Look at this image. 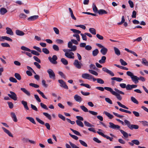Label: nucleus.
Instances as JSON below:
<instances>
[{"mask_svg": "<svg viewBox=\"0 0 148 148\" xmlns=\"http://www.w3.org/2000/svg\"><path fill=\"white\" fill-rule=\"evenodd\" d=\"M109 127L110 128L114 129V130H119L121 132V134L123 135L126 138H127L128 137V134L124 131L122 130H120V128H121V127L120 126L118 125H115L113 123L111 122H109Z\"/></svg>", "mask_w": 148, "mask_h": 148, "instance_id": "1", "label": "nucleus"}, {"mask_svg": "<svg viewBox=\"0 0 148 148\" xmlns=\"http://www.w3.org/2000/svg\"><path fill=\"white\" fill-rule=\"evenodd\" d=\"M126 74L128 76L131 77L132 81L134 82L135 84H136L138 82V77L134 75L133 73L130 71H128L127 72Z\"/></svg>", "mask_w": 148, "mask_h": 148, "instance_id": "2", "label": "nucleus"}, {"mask_svg": "<svg viewBox=\"0 0 148 148\" xmlns=\"http://www.w3.org/2000/svg\"><path fill=\"white\" fill-rule=\"evenodd\" d=\"M73 43L75 45H77L78 44V42L77 40L74 39H71V41H69L68 43V47L69 48H71L72 47L74 46L76 47L75 51L77 49V46L75 45L73 46Z\"/></svg>", "mask_w": 148, "mask_h": 148, "instance_id": "3", "label": "nucleus"}, {"mask_svg": "<svg viewBox=\"0 0 148 148\" xmlns=\"http://www.w3.org/2000/svg\"><path fill=\"white\" fill-rule=\"evenodd\" d=\"M73 64L76 68L78 69H81L83 66L82 64L80 62H79L77 60H74Z\"/></svg>", "mask_w": 148, "mask_h": 148, "instance_id": "4", "label": "nucleus"}, {"mask_svg": "<svg viewBox=\"0 0 148 148\" xmlns=\"http://www.w3.org/2000/svg\"><path fill=\"white\" fill-rule=\"evenodd\" d=\"M57 59V57L56 55H53L52 58H51V57H49L48 58V59L50 61L54 64H56L57 63V62L56 60Z\"/></svg>", "mask_w": 148, "mask_h": 148, "instance_id": "5", "label": "nucleus"}, {"mask_svg": "<svg viewBox=\"0 0 148 148\" xmlns=\"http://www.w3.org/2000/svg\"><path fill=\"white\" fill-rule=\"evenodd\" d=\"M110 92L112 94L115 96L116 97L117 99L119 100L120 101L122 100V97L117 92L114 91L112 88V89H110Z\"/></svg>", "mask_w": 148, "mask_h": 148, "instance_id": "6", "label": "nucleus"}, {"mask_svg": "<svg viewBox=\"0 0 148 148\" xmlns=\"http://www.w3.org/2000/svg\"><path fill=\"white\" fill-rule=\"evenodd\" d=\"M10 94H9L8 95V96L14 100H17V97L15 93L11 91H10Z\"/></svg>", "mask_w": 148, "mask_h": 148, "instance_id": "7", "label": "nucleus"}, {"mask_svg": "<svg viewBox=\"0 0 148 148\" xmlns=\"http://www.w3.org/2000/svg\"><path fill=\"white\" fill-rule=\"evenodd\" d=\"M47 72L48 73L49 77L51 79H55V75L53 71L51 69H49L47 71Z\"/></svg>", "mask_w": 148, "mask_h": 148, "instance_id": "8", "label": "nucleus"}, {"mask_svg": "<svg viewBox=\"0 0 148 148\" xmlns=\"http://www.w3.org/2000/svg\"><path fill=\"white\" fill-rule=\"evenodd\" d=\"M59 83L60 84V86L64 88L68 89V87L66 84V82L62 79H59L58 80Z\"/></svg>", "mask_w": 148, "mask_h": 148, "instance_id": "9", "label": "nucleus"}, {"mask_svg": "<svg viewBox=\"0 0 148 148\" xmlns=\"http://www.w3.org/2000/svg\"><path fill=\"white\" fill-rule=\"evenodd\" d=\"M64 55L66 57L69 59H73L75 58L74 53L70 51L65 53Z\"/></svg>", "mask_w": 148, "mask_h": 148, "instance_id": "10", "label": "nucleus"}, {"mask_svg": "<svg viewBox=\"0 0 148 148\" xmlns=\"http://www.w3.org/2000/svg\"><path fill=\"white\" fill-rule=\"evenodd\" d=\"M97 132L99 135L103 137L104 138H106L107 139L109 140H110L111 141H112V140L113 139V138L112 137H110L104 134L102 132L97 131Z\"/></svg>", "mask_w": 148, "mask_h": 148, "instance_id": "11", "label": "nucleus"}, {"mask_svg": "<svg viewBox=\"0 0 148 148\" xmlns=\"http://www.w3.org/2000/svg\"><path fill=\"white\" fill-rule=\"evenodd\" d=\"M96 88L97 90H100L101 91H104V90H107L108 91H109L110 92V89H112V88L109 87H105L104 88L102 87H96Z\"/></svg>", "mask_w": 148, "mask_h": 148, "instance_id": "12", "label": "nucleus"}, {"mask_svg": "<svg viewBox=\"0 0 148 148\" xmlns=\"http://www.w3.org/2000/svg\"><path fill=\"white\" fill-rule=\"evenodd\" d=\"M128 144L131 146H133L134 144L138 145L140 144L139 141L137 140H133L131 141V142H129Z\"/></svg>", "mask_w": 148, "mask_h": 148, "instance_id": "13", "label": "nucleus"}, {"mask_svg": "<svg viewBox=\"0 0 148 148\" xmlns=\"http://www.w3.org/2000/svg\"><path fill=\"white\" fill-rule=\"evenodd\" d=\"M102 70L109 74H110L111 76H114V74L113 72L109 70L106 67H103L102 69Z\"/></svg>", "mask_w": 148, "mask_h": 148, "instance_id": "14", "label": "nucleus"}, {"mask_svg": "<svg viewBox=\"0 0 148 148\" xmlns=\"http://www.w3.org/2000/svg\"><path fill=\"white\" fill-rule=\"evenodd\" d=\"M74 99L77 102H80L82 101V98L78 95H74Z\"/></svg>", "mask_w": 148, "mask_h": 148, "instance_id": "15", "label": "nucleus"}, {"mask_svg": "<svg viewBox=\"0 0 148 148\" xmlns=\"http://www.w3.org/2000/svg\"><path fill=\"white\" fill-rule=\"evenodd\" d=\"M91 77V75L89 74L85 73L82 75V77L84 79L90 80V78Z\"/></svg>", "mask_w": 148, "mask_h": 148, "instance_id": "16", "label": "nucleus"}, {"mask_svg": "<svg viewBox=\"0 0 148 148\" xmlns=\"http://www.w3.org/2000/svg\"><path fill=\"white\" fill-rule=\"evenodd\" d=\"M76 48V47L74 46L71 48H70V49H63V50L65 53H66L70 51H75Z\"/></svg>", "mask_w": 148, "mask_h": 148, "instance_id": "17", "label": "nucleus"}, {"mask_svg": "<svg viewBox=\"0 0 148 148\" xmlns=\"http://www.w3.org/2000/svg\"><path fill=\"white\" fill-rule=\"evenodd\" d=\"M6 33L7 34L11 35H13V32L11 28L7 27L6 28Z\"/></svg>", "mask_w": 148, "mask_h": 148, "instance_id": "18", "label": "nucleus"}, {"mask_svg": "<svg viewBox=\"0 0 148 148\" xmlns=\"http://www.w3.org/2000/svg\"><path fill=\"white\" fill-rule=\"evenodd\" d=\"M2 128L3 129L4 132L10 136L12 137H13V136L8 130L6 129L4 127H2Z\"/></svg>", "mask_w": 148, "mask_h": 148, "instance_id": "19", "label": "nucleus"}, {"mask_svg": "<svg viewBox=\"0 0 148 148\" xmlns=\"http://www.w3.org/2000/svg\"><path fill=\"white\" fill-rule=\"evenodd\" d=\"M108 51V49L105 47L102 48L101 50V53L103 55H105Z\"/></svg>", "mask_w": 148, "mask_h": 148, "instance_id": "20", "label": "nucleus"}, {"mask_svg": "<svg viewBox=\"0 0 148 148\" xmlns=\"http://www.w3.org/2000/svg\"><path fill=\"white\" fill-rule=\"evenodd\" d=\"M11 117L13 119V120L15 122H17V119L15 113L13 112H11Z\"/></svg>", "mask_w": 148, "mask_h": 148, "instance_id": "21", "label": "nucleus"}, {"mask_svg": "<svg viewBox=\"0 0 148 148\" xmlns=\"http://www.w3.org/2000/svg\"><path fill=\"white\" fill-rule=\"evenodd\" d=\"M98 13L100 15H102L103 14H107V12L105 10L103 9H100L98 10Z\"/></svg>", "mask_w": 148, "mask_h": 148, "instance_id": "22", "label": "nucleus"}, {"mask_svg": "<svg viewBox=\"0 0 148 148\" xmlns=\"http://www.w3.org/2000/svg\"><path fill=\"white\" fill-rule=\"evenodd\" d=\"M60 61L62 62V63L65 65H66L68 64V62L67 60L66 59H65L64 58H62L61 59Z\"/></svg>", "mask_w": 148, "mask_h": 148, "instance_id": "23", "label": "nucleus"}, {"mask_svg": "<svg viewBox=\"0 0 148 148\" xmlns=\"http://www.w3.org/2000/svg\"><path fill=\"white\" fill-rule=\"evenodd\" d=\"M7 12V10L6 9L4 8H1L0 9V13L1 15H4Z\"/></svg>", "mask_w": 148, "mask_h": 148, "instance_id": "24", "label": "nucleus"}, {"mask_svg": "<svg viewBox=\"0 0 148 148\" xmlns=\"http://www.w3.org/2000/svg\"><path fill=\"white\" fill-rule=\"evenodd\" d=\"M16 35L20 36H23L25 34L23 32L18 30H17L16 31Z\"/></svg>", "mask_w": 148, "mask_h": 148, "instance_id": "25", "label": "nucleus"}, {"mask_svg": "<svg viewBox=\"0 0 148 148\" xmlns=\"http://www.w3.org/2000/svg\"><path fill=\"white\" fill-rule=\"evenodd\" d=\"M69 12L71 14V18L75 20H76V18L74 16L73 14V12L72 9H71V8H69Z\"/></svg>", "mask_w": 148, "mask_h": 148, "instance_id": "26", "label": "nucleus"}, {"mask_svg": "<svg viewBox=\"0 0 148 148\" xmlns=\"http://www.w3.org/2000/svg\"><path fill=\"white\" fill-rule=\"evenodd\" d=\"M21 103L23 105L25 108L27 110H29V108L27 106V102L24 101H21Z\"/></svg>", "mask_w": 148, "mask_h": 148, "instance_id": "27", "label": "nucleus"}, {"mask_svg": "<svg viewBox=\"0 0 148 148\" xmlns=\"http://www.w3.org/2000/svg\"><path fill=\"white\" fill-rule=\"evenodd\" d=\"M99 51L97 49H96L94 50L92 52V54L93 56H97L99 53Z\"/></svg>", "mask_w": 148, "mask_h": 148, "instance_id": "28", "label": "nucleus"}, {"mask_svg": "<svg viewBox=\"0 0 148 148\" xmlns=\"http://www.w3.org/2000/svg\"><path fill=\"white\" fill-rule=\"evenodd\" d=\"M114 49L115 53L117 56L120 55L121 52L116 47H114Z\"/></svg>", "mask_w": 148, "mask_h": 148, "instance_id": "29", "label": "nucleus"}, {"mask_svg": "<svg viewBox=\"0 0 148 148\" xmlns=\"http://www.w3.org/2000/svg\"><path fill=\"white\" fill-rule=\"evenodd\" d=\"M92 9L93 12L95 13H98V10L96 5L93 3L92 5Z\"/></svg>", "mask_w": 148, "mask_h": 148, "instance_id": "30", "label": "nucleus"}, {"mask_svg": "<svg viewBox=\"0 0 148 148\" xmlns=\"http://www.w3.org/2000/svg\"><path fill=\"white\" fill-rule=\"evenodd\" d=\"M103 113L105 114L110 119H111L113 118L114 116L113 115L110 114V113L106 111H104Z\"/></svg>", "mask_w": 148, "mask_h": 148, "instance_id": "31", "label": "nucleus"}, {"mask_svg": "<svg viewBox=\"0 0 148 148\" xmlns=\"http://www.w3.org/2000/svg\"><path fill=\"white\" fill-rule=\"evenodd\" d=\"M131 101L134 103L138 104L139 103L138 102L137 100L135 97H131Z\"/></svg>", "mask_w": 148, "mask_h": 148, "instance_id": "32", "label": "nucleus"}, {"mask_svg": "<svg viewBox=\"0 0 148 148\" xmlns=\"http://www.w3.org/2000/svg\"><path fill=\"white\" fill-rule=\"evenodd\" d=\"M139 128V126L138 125H131L130 126V129L132 130L133 129H138Z\"/></svg>", "mask_w": 148, "mask_h": 148, "instance_id": "33", "label": "nucleus"}, {"mask_svg": "<svg viewBox=\"0 0 148 148\" xmlns=\"http://www.w3.org/2000/svg\"><path fill=\"white\" fill-rule=\"evenodd\" d=\"M76 122L77 125L79 126L82 127H84V124L81 121L77 120L76 121Z\"/></svg>", "mask_w": 148, "mask_h": 148, "instance_id": "34", "label": "nucleus"}, {"mask_svg": "<svg viewBox=\"0 0 148 148\" xmlns=\"http://www.w3.org/2000/svg\"><path fill=\"white\" fill-rule=\"evenodd\" d=\"M106 57L105 56H103L101 59L99 60V62L100 64L103 63L105 62Z\"/></svg>", "mask_w": 148, "mask_h": 148, "instance_id": "35", "label": "nucleus"}, {"mask_svg": "<svg viewBox=\"0 0 148 148\" xmlns=\"http://www.w3.org/2000/svg\"><path fill=\"white\" fill-rule=\"evenodd\" d=\"M111 79L112 80H116L118 82H121V81H122L123 80V79L121 78L116 77H112L111 78Z\"/></svg>", "mask_w": 148, "mask_h": 148, "instance_id": "36", "label": "nucleus"}, {"mask_svg": "<svg viewBox=\"0 0 148 148\" xmlns=\"http://www.w3.org/2000/svg\"><path fill=\"white\" fill-rule=\"evenodd\" d=\"M21 90L27 95H30V93L29 91L24 88H21Z\"/></svg>", "mask_w": 148, "mask_h": 148, "instance_id": "37", "label": "nucleus"}, {"mask_svg": "<svg viewBox=\"0 0 148 148\" xmlns=\"http://www.w3.org/2000/svg\"><path fill=\"white\" fill-rule=\"evenodd\" d=\"M1 38L2 40L4 39L10 42L12 41V40L11 39L6 36H3L1 37Z\"/></svg>", "mask_w": 148, "mask_h": 148, "instance_id": "38", "label": "nucleus"}, {"mask_svg": "<svg viewBox=\"0 0 148 148\" xmlns=\"http://www.w3.org/2000/svg\"><path fill=\"white\" fill-rule=\"evenodd\" d=\"M89 31L93 35H95L96 34V30L94 28H89Z\"/></svg>", "mask_w": 148, "mask_h": 148, "instance_id": "39", "label": "nucleus"}, {"mask_svg": "<svg viewBox=\"0 0 148 148\" xmlns=\"http://www.w3.org/2000/svg\"><path fill=\"white\" fill-rule=\"evenodd\" d=\"M37 18V16L35 15L31 16L28 18L27 19L30 21H33Z\"/></svg>", "mask_w": 148, "mask_h": 148, "instance_id": "40", "label": "nucleus"}, {"mask_svg": "<svg viewBox=\"0 0 148 148\" xmlns=\"http://www.w3.org/2000/svg\"><path fill=\"white\" fill-rule=\"evenodd\" d=\"M26 119L29 120L31 122L34 124H36V123L35 122L34 119L31 117H26Z\"/></svg>", "mask_w": 148, "mask_h": 148, "instance_id": "41", "label": "nucleus"}, {"mask_svg": "<svg viewBox=\"0 0 148 148\" xmlns=\"http://www.w3.org/2000/svg\"><path fill=\"white\" fill-rule=\"evenodd\" d=\"M117 103L118 105L120 107L126 109H128V107H127L124 105L122 104L119 101H117Z\"/></svg>", "mask_w": 148, "mask_h": 148, "instance_id": "42", "label": "nucleus"}, {"mask_svg": "<svg viewBox=\"0 0 148 148\" xmlns=\"http://www.w3.org/2000/svg\"><path fill=\"white\" fill-rule=\"evenodd\" d=\"M142 63L146 66H148V62L145 58H143L142 59Z\"/></svg>", "mask_w": 148, "mask_h": 148, "instance_id": "43", "label": "nucleus"}, {"mask_svg": "<svg viewBox=\"0 0 148 148\" xmlns=\"http://www.w3.org/2000/svg\"><path fill=\"white\" fill-rule=\"evenodd\" d=\"M71 30L72 31L73 33H75V34H79L81 33V32L80 31L75 29H71Z\"/></svg>", "mask_w": 148, "mask_h": 148, "instance_id": "44", "label": "nucleus"}, {"mask_svg": "<svg viewBox=\"0 0 148 148\" xmlns=\"http://www.w3.org/2000/svg\"><path fill=\"white\" fill-rule=\"evenodd\" d=\"M70 129L75 134H76L77 135H78V136H81V134L79 132H78L76 130H74L72 128H70Z\"/></svg>", "mask_w": 148, "mask_h": 148, "instance_id": "45", "label": "nucleus"}, {"mask_svg": "<svg viewBox=\"0 0 148 148\" xmlns=\"http://www.w3.org/2000/svg\"><path fill=\"white\" fill-rule=\"evenodd\" d=\"M80 108L82 110L85 112H88L89 111L87 108L84 106H80Z\"/></svg>", "mask_w": 148, "mask_h": 148, "instance_id": "46", "label": "nucleus"}, {"mask_svg": "<svg viewBox=\"0 0 148 148\" xmlns=\"http://www.w3.org/2000/svg\"><path fill=\"white\" fill-rule=\"evenodd\" d=\"M88 71L90 73L96 76H97L98 75V73L95 71L89 69L88 70Z\"/></svg>", "mask_w": 148, "mask_h": 148, "instance_id": "47", "label": "nucleus"}, {"mask_svg": "<svg viewBox=\"0 0 148 148\" xmlns=\"http://www.w3.org/2000/svg\"><path fill=\"white\" fill-rule=\"evenodd\" d=\"M124 121L125 123V125H126L127 127L130 128V126H131V125L130 124V122L127 120H125Z\"/></svg>", "mask_w": 148, "mask_h": 148, "instance_id": "48", "label": "nucleus"}, {"mask_svg": "<svg viewBox=\"0 0 148 148\" xmlns=\"http://www.w3.org/2000/svg\"><path fill=\"white\" fill-rule=\"evenodd\" d=\"M14 76L18 80H20L21 79V77L19 73H15Z\"/></svg>", "mask_w": 148, "mask_h": 148, "instance_id": "49", "label": "nucleus"}, {"mask_svg": "<svg viewBox=\"0 0 148 148\" xmlns=\"http://www.w3.org/2000/svg\"><path fill=\"white\" fill-rule=\"evenodd\" d=\"M84 124L85 126L88 127H92L94 126L93 125H91L88 122L86 121H84Z\"/></svg>", "mask_w": 148, "mask_h": 148, "instance_id": "50", "label": "nucleus"}, {"mask_svg": "<svg viewBox=\"0 0 148 148\" xmlns=\"http://www.w3.org/2000/svg\"><path fill=\"white\" fill-rule=\"evenodd\" d=\"M42 51L46 54H49V51L46 48H43L42 49Z\"/></svg>", "mask_w": 148, "mask_h": 148, "instance_id": "51", "label": "nucleus"}, {"mask_svg": "<svg viewBox=\"0 0 148 148\" xmlns=\"http://www.w3.org/2000/svg\"><path fill=\"white\" fill-rule=\"evenodd\" d=\"M79 142L82 146L85 147H87L88 146L87 144L84 141L80 140H79Z\"/></svg>", "mask_w": 148, "mask_h": 148, "instance_id": "52", "label": "nucleus"}, {"mask_svg": "<svg viewBox=\"0 0 148 148\" xmlns=\"http://www.w3.org/2000/svg\"><path fill=\"white\" fill-rule=\"evenodd\" d=\"M38 93L41 95V96H42L43 98L45 99H47V98L45 96L43 92H42L39 90H38Z\"/></svg>", "mask_w": 148, "mask_h": 148, "instance_id": "53", "label": "nucleus"}, {"mask_svg": "<svg viewBox=\"0 0 148 148\" xmlns=\"http://www.w3.org/2000/svg\"><path fill=\"white\" fill-rule=\"evenodd\" d=\"M43 114L49 120H51V116L47 113L44 112Z\"/></svg>", "mask_w": 148, "mask_h": 148, "instance_id": "54", "label": "nucleus"}, {"mask_svg": "<svg viewBox=\"0 0 148 148\" xmlns=\"http://www.w3.org/2000/svg\"><path fill=\"white\" fill-rule=\"evenodd\" d=\"M53 48L54 50L56 51H58L59 50V47L56 45H53Z\"/></svg>", "mask_w": 148, "mask_h": 148, "instance_id": "55", "label": "nucleus"}, {"mask_svg": "<svg viewBox=\"0 0 148 148\" xmlns=\"http://www.w3.org/2000/svg\"><path fill=\"white\" fill-rule=\"evenodd\" d=\"M140 122L144 126H148V122L146 121H140Z\"/></svg>", "mask_w": 148, "mask_h": 148, "instance_id": "56", "label": "nucleus"}, {"mask_svg": "<svg viewBox=\"0 0 148 148\" xmlns=\"http://www.w3.org/2000/svg\"><path fill=\"white\" fill-rule=\"evenodd\" d=\"M21 49L23 50L27 51L29 52H30L31 51L30 49L24 46H22L21 47Z\"/></svg>", "mask_w": 148, "mask_h": 148, "instance_id": "57", "label": "nucleus"}, {"mask_svg": "<svg viewBox=\"0 0 148 148\" xmlns=\"http://www.w3.org/2000/svg\"><path fill=\"white\" fill-rule=\"evenodd\" d=\"M80 35L82 36V39L83 40L85 41L87 40L86 35L85 34V33L84 34L81 33L80 34Z\"/></svg>", "mask_w": 148, "mask_h": 148, "instance_id": "58", "label": "nucleus"}, {"mask_svg": "<svg viewBox=\"0 0 148 148\" xmlns=\"http://www.w3.org/2000/svg\"><path fill=\"white\" fill-rule=\"evenodd\" d=\"M1 45L4 47H10V45L7 43H2L1 44Z\"/></svg>", "mask_w": 148, "mask_h": 148, "instance_id": "59", "label": "nucleus"}, {"mask_svg": "<svg viewBox=\"0 0 148 148\" xmlns=\"http://www.w3.org/2000/svg\"><path fill=\"white\" fill-rule=\"evenodd\" d=\"M9 80L11 82L16 83L17 82V81L16 79L14 77H10L9 78Z\"/></svg>", "mask_w": 148, "mask_h": 148, "instance_id": "60", "label": "nucleus"}, {"mask_svg": "<svg viewBox=\"0 0 148 148\" xmlns=\"http://www.w3.org/2000/svg\"><path fill=\"white\" fill-rule=\"evenodd\" d=\"M128 2L130 8H133L134 7V4L133 2L131 0H129Z\"/></svg>", "mask_w": 148, "mask_h": 148, "instance_id": "61", "label": "nucleus"}, {"mask_svg": "<svg viewBox=\"0 0 148 148\" xmlns=\"http://www.w3.org/2000/svg\"><path fill=\"white\" fill-rule=\"evenodd\" d=\"M69 143L72 148H79L75 144L69 141Z\"/></svg>", "mask_w": 148, "mask_h": 148, "instance_id": "62", "label": "nucleus"}, {"mask_svg": "<svg viewBox=\"0 0 148 148\" xmlns=\"http://www.w3.org/2000/svg\"><path fill=\"white\" fill-rule=\"evenodd\" d=\"M120 62L122 65L125 66L127 64V63L122 59L120 60Z\"/></svg>", "mask_w": 148, "mask_h": 148, "instance_id": "63", "label": "nucleus"}, {"mask_svg": "<svg viewBox=\"0 0 148 148\" xmlns=\"http://www.w3.org/2000/svg\"><path fill=\"white\" fill-rule=\"evenodd\" d=\"M97 82L98 83L103 84L104 83V81L101 78H97Z\"/></svg>", "mask_w": 148, "mask_h": 148, "instance_id": "64", "label": "nucleus"}]
</instances>
